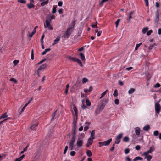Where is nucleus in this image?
Listing matches in <instances>:
<instances>
[{
    "mask_svg": "<svg viewBox=\"0 0 161 161\" xmlns=\"http://www.w3.org/2000/svg\"><path fill=\"white\" fill-rule=\"evenodd\" d=\"M67 58L70 60H72L74 62H77L80 66L82 67L83 65L82 62L79 59L77 58H74L71 56H69L67 57Z\"/></svg>",
    "mask_w": 161,
    "mask_h": 161,
    "instance_id": "1",
    "label": "nucleus"
},
{
    "mask_svg": "<svg viewBox=\"0 0 161 161\" xmlns=\"http://www.w3.org/2000/svg\"><path fill=\"white\" fill-rule=\"evenodd\" d=\"M112 139L110 138L109 140L102 142H99V147H101L103 146H107L109 145L110 142H112Z\"/></svg>",
    "mask_w": 161,
    "mask_h": 161,
    "instance_id": "2",
    "label": "nucleus"
},
{
    "mask_svg": "<svg viewBox=\"0 0 161 161\" xmlns=\"http://www.w3.org/2000/svg\"><path fill=\"white\" fill-rule=\"evenodd\" d=\"M155 17L154 19V23L155 24H157L159 21V11L158 10L155 13Z\"/></svg>",
    "mask_w": 161,
    "mask_h": 161,
    "instance_id": "3",
    "label": "nucleus"
},
{
    "mask_svg": "<svg viewBox=\"0 0 161 161\" xmlns=\"http://www.w3.org/2000/svg\"><path fill=\"white\" fill-rule=\"evenodd\" d=\"M123 136V133H120L115 138L116 141H115V143L119 144L120 141V139L122 138Z\"/></svg>",
    "mask_w": 161,
    "mask_h": 161,
    "instance_id": "4",
    "label": "nucleus"
},
{
    "mask_svg": "<svg viewBox=\"0 0 161 161\" xmlns=\"http://www.w3.org/2000/svg\"><path fill=\"white\" fill-rule=\"evenodd\" d=\"M155 150V148L153 146H152L150 147L149 149L143 153V155L144 156H147L149 154L151 153Z\"/></svg>",
    "mask_w": 161,
    "mask_h": 161,
    "instance_id": "5",
    "label": "nucleus"
},
{
    "mask_svg": "<svg viewBox=\"0 0 161 161\" xmlns=\"http://www.w3.org/2000/svg\"><path fill=\"white\" fill-rule=\"evenodd\" d=\"M155 111L156 113L158 114H159L160 110L161 109V107L158 103H156L155 105Z\"/></svg>",
    "mask_w": 161,
    "mask_h": 161,
    "instance_id": "6",
    "label": "nucleus"
},
{
    "mask_svg": "<svg viewBox=\"0 0 161 161\" xmlns=\"http://www.w3.org/2000/svg\"><path fill=\"white\" fill-rule=\"evenodd\" d=\"M83 139L80 137L78 138L77 141L76 145L78 147H81L83 145Z\"/></svg>",
    "mask_w": 161,
    "mask_h": 161,
    "instance_id": "7",
    "label": "nucleus"
},
{
    "mask_svg": "<svg viewBox=\"0 0 161 161\" xmlns=\"http://www.w3.org/2000/svg\"><path fill=\"white\" fill-rule=\"evenodd\" d=\"M46 25L44 24L45 27H47L50 30H53V28L52 26L50 25V21H48L47 20H46Z\"/></svg>",
    "mask_w": 161,
    "mask_h": 161,
    "instance_id": "8",
    "label": "nucleus"
},
{
    "mask_svg": "<svg viewBox=\"0 0 161 161\" xmlns=\"http://www.w3.org/2000/svg\"><path fill=\"white\" fill-rule=\"evenodd\" d=\"M47 66V64H44L42 65L38 69L37 71V74L39 76V73L41 71V70L43 69H44L46 68Z\"/></svg>",
    "mask_w": 161,
    "mask_h": 161,
    "instance_id": "9",
    "label": "nucleus"
},
{
    "mask_svg": "<svg viewBox=\"0 0 161 161\" xmlns=\"http://www.w3.org/2000/svg\"><path fill=\"white\" fill-rule=\"evenodd\" d=\"M106 101H103L100 103V104H99L97 107L100 109V110L101 111L104 108L105 106L104 103H106Z\"/></svg>",
    "mask_w": 161,
    "mask_h": 161,
    "instance_id": "10",
    "label": "nucleus"
},
{
    "mask_svg": "<svg viewBox=\"0 0 161 161\" xmlns=\"http://www.w3.org/2000/svg\"><path fill=\"white\" fill-rule=\"evenodd\" d=\"M75 138L74 137H72L69 143V146L74 147V143L75 142Z\"/></svg>",
    "mask_w": 161,
    "mask_h": 161,
    "instance_id": "11",
    "label": "nucleus"
},
{
    "mask_svg": "<svg viewBox=\"0 0 161 161\" xmlns=\"http://www.w3.org/2000/svg\"><path fill=\"white\" fill-rule=\"evenodd\" d=\"M71 34V32L67 31L66 30V32L64 33L63 34V37H65V38H68L70 36V35Z\"/></svg>",
    "mask_w": 161,
    "mask_h": 161,
    "instance_id": "12",
    "label": "nucleus"
},
{
    "mask_svg": "<svg viewBox=\"0 0 161 161\" xmlns=\"http://www.w3.org/2000/svg\"><path fill=\"white\" fill-rule=\"evenodd\" d=\"M135 130L136 135L138 136L140 135L141 132L140 128L139 127H136L135 128Z\"/></svg>",
    "mask_w": 161,
    "mask_h": 161,
    "instance_id": "13",
    "label": "nucleus"
},
{
    "mask_svg": "<svg viewBox=\"0 0 161 161\" xmlns=\"http://www.w3.org/2000/svg\"><path fill=\"white\" fill-rule=\"evenodd\" d=\"M91 138H89L87 141L86 146L87 147H88L90 145H91L93 142V140H92Z\"/></svg>",
    "mask_w": 161,
    "mask_h": 161,
    "instance_id": "14",
    "label": "nucleus"
},
{
    "mask_svg": "<svg viewBox=\"0 0 161 161\" xmlns=\"http://www.w3.org/2000/svg\"><path fill=\"white\" fill-rule=\"evenodd\" d=\"M76 129V126H74L72 130V134H73L72 137H74L75 138V130Z\"/></svg>",
    "mask_w": 161,
    "mask_h": 161,
    "instance_id": "15",
    "label": "nucleus"
},
{
    "mask_svg": "<svg viewBox=\"0 0 161 161\" xmlns=\"http://www.w3.org/2000/svg\"><path fill=\"white\" fill-rule=\"evenodd\" d=\"M95 130H92L91 132V139H92V140H93L95 138Z\"/></svg>",
    "mask_w": 161,
    "mask_h": 161,
    "instance_id": "16",
    "label": "nucleus"
},
{
    "mask_svg": "<svg viewBox=\"0 0 161 161\" xmlns=\"http://www.w3.org/2000/svg\"><path fill=\"white\" fill-rule=\"evenodd\" d=\"M77 118L78 116H74V119L73 121V124L74 125V126H76V124L77 122Z\"/></svg>",
    "mask_w": 161,
    "mask_h": 161,
    "instance_id": "17",
    "label": "nucleus"
},
{
    "mask_svg": "<svg viewBox=\"0 0 161 161\" xmlns=\"http://www.w3.org/2000/svg\"><path fill=\"white\" fill-rule=\"evenodd\" d=\"M38 124L37 123H36L34 125H32L31 127V128L32 130H35L36 129V127L38 125Z\"/></svg>",
    "mask_w": 161,
    "mask_h": 161,
    "instance_id": "18",
    "label": "nucleus"
},
{
    "mask_svg": "<svg viewBox=\"0 0 161 161\" xmlns=\"http://www.w3.org/2000/svg\"><path fill=\"white\" fill-rule=\"evenodd\" d=\"M149 29L148 27H146L143 28L142 30V32L143 34H145L148 31Z\"/></svg>",
    "mask_w": 161,
    "mask_h": 161,
    "instance_id": "19",
    "label": "nucleus"
},
{
    "mask_svg": "<svg viewBox=\"0 0 161 161\" xmlns=\"http://www.w3.org/2000/svg\"><path fill=\"white\" fill-rule=\"evenodd\" d=\"M48 2V0H43V2L41 3V5L42 6H44L47 5Z\"/></svg>",
    "mask_w": 161,
    "mask_h": 161,
    "instance_id": "20",
    "label": "nucleus"
},
{
    "mask_svg": "<svg viewBox=\"0 0 161 161\" xmlns=\"http://www.w3.org/2000/svg\"><path fill=\"white\" fill-rule=\"evenodd\" d=\"M150 129L149 125H147L143 128V130L146 131H148Z\"/></svg>",
    "mask_w": 161,
    "mask_h": 161,
    "instance_id": "21",
    "label": "nucleus"
},
{
    "mask_svg": "<svg viewBox=\"0 0 161 161\" xmlns=\"http://www.w3.org/2000/svg\"><path fill=\"white\" fill-rule=\"evenodd\" d=\"M73 108L75 112V115L76 116H78V114L77 109L75 105H73Z\"/></svg>",
    "mask_w": 161,
    "mask_h": 161,
    "instance_id": "22",
    "label": "nucleus"
},
{
    "mask_svg": "<svg viewBox=\"0 0 161 161\" xmlns=\"http://www.w3.org/2000/svg\"><path fill=\"white\" fill-rule=\"evenodd\" d=\"M80 56L82 61H84L85 60V57L83 53H80Z\"/></svg>",
    "mask_w": 161,
    "mask_h": 161,
    "instance_id": "23",
    "label": "nucleus"
},
{
    "mask_svg": "<svg viewBox=\"0 0 161 161\" xmlns=\"http://www.w3.org/2000/svg\"><path fill=\"white\" fill-rule=\"evenodd\" d=\"M60 40L59 38L57 37L54 40V42L52 44V45L54 46V45L57 44L58 42Z\"/></svg>",
    "mask_w": 161,
    "mask_h": 161,
    "instance_id": "24",
    "label": "nucleus"
},
{
    "mask_svg": "<svg viewBox=\"0 0 161 161\" xmlns=\"http://www.w3.org/2000/svg\"><path fill=\"white\" fill-rule=\"evenodd\" d=\"M28 8L29 9H31L32 8L34 7L35 6L32 3H30L29 4H28L27 5Z\"/></svg>",
    "mask_w": 161,
    "mask_h": 161,
    "instance_id": "25",
    "label": "nucleus"
},
{
    "mask_svg": "<svg viewBox=\"0 0 161 161\" xmlns=\"http://www.w3.org/2000/svg\"><path fill=\"white\" fill-rule=\"evenodd\" d=\"M57 6V5L54 6V5L53 7V10L52 11V13L53 14H55L56 13V8Z\"/></svg>",
    "mask_w": 161,
    "mask_h": 161,
    "instance_id": "26",
    "label": "nucleus"
},
{
    "mask_svg": "<svg viewBox=\"0 0 161 161\" xmlns=\"http://www.w3.org/2000/svg\"><path fill=\"white\" fill-rule=\"evenodd\" d=\"M24 155H23L20 157L15 159V161H21L24 157Z\"/></svg>",
    "mask_w": 161,
    "mask_h": 161,
    "instance_id": "27",
    "label": "nucleus"
},
{
    "mask_svg": "<svg viewBox=\"0 0 161 161\" xmlns=\"http://www.w3.org/2000/svg\"><path fill=\"white\" fill-rule=\"evenodd\" d=\"M146 156H147V157H145V158L147 159V161H150L151 160V159L152 158V156L150 155H148V154Z\"/></svg>",
    "mask_w": 161,
    "mask_h": 161,
    "instance_id": "28",
    "label": "nucleus"
},
{
    "mask_svg": "<svg viewBox=\"0 0 161 161\" xmlns=\"http://www.w3.org/2000/svg\"><path fill=\"white\" fill-rule=\"evenodd\" d=\"M143 160L142 158L138 156V157H136L133 160V161H137L139 160Z\"/></svg>",
    "mask_w": 161,
    "mask_h": 161,
    "instance_id": "29",
    "label": "nucleus"
},
{
    "mask_svg": "<svg viewBox=\"0 0 161 161\" xmlns=\"http://www.w3.org/2000/svg\"><path fill=\"white\" fill-rule=\"evenodd\" d=\"M86 153L87 156L88 157H91L92 155V152L90 150H88L86 152Z\"/></svg>",
    "mask_w": 161,
    "mask_h": 161,
    "instance_id": "30",
    "label": "nucleus"
},
{
    "mask_svg": "<svg viewBox=\"0 0 161 161\" xmlns=\"http://www.w3.org/2000/svg\"><path fill=\"white\" fill-rule=\"evenodd\" d=\"M135 89L133 88H131L128 91V93L129 94H131L133 93L135 91Z\"/></svg>",
    "mask_w": 161,
    "mask_h": 161,
    "instance_id": "31",
    "label": "nucleus"
},
{
    "mask_svg": "<svg viewBox=\"0 0 161 161\" xmlns=\"http://www.w3.org/2000/svg\"><path fill=\"white\" fill-rule=\"evenodd\" d=\"M102 111L101 110H100V109L97 107V108L95 110V114L97 115L99 114L100 112Z\"/></svg>",
    "mask_w": 161,
    "mask_h": 161,
    "instance_id": "32",
    "label": "nucleus"
},
{
    "mask_svg": "<svg viewBox=\"0 0 161 161\" xmlns=\"http://www.w3.org/2000/svg\"><path fill=\"white\" fill-rule=\"evenodd\" d=\"M74 26L75 25L74 24H73L72 25H71L69 26L67 29V30L69 31L70 30L74 28Z\"/></svg>",
    "mask_w": 161,
    "mask_h": 161,
    "instance_id": "33",
    "label": "nucleus"
},
{
    "mask_svg": "<svg viewBox=\"0 0 161 161\" xmlns=\"http://www.w3.org/2000/svg\"><path fill=\"white\" fill-rule=\"evenodd\" d=\"M55 18V15H52L50 16V18L48 19V20L50 21V22H51L52 19H54Z\"/></svg>",
    "mask_w": 161,
    "mask_h": 161,
    "instance_id": "34",
    "label": "nucleus"
},
{
    "mask_svg": "<svg viewBox=\"0 0 161 161\" xmlns=\"http://www.w3.org/2000/svg\"><path fill=\"white\" fill-rule=\"evenodd\" d=\"M129 141V138L127 136L125 137L123 139V141L125 142H128Z\"/></svg>",
    "mask_w": 161,
    "mask_h": 161,
    "instance_id": "35",
    "label": "nucleus"
},
{
    "mask_svg": "<svg viewBox=\"0 0 161 161\" xmlns=\"http://www.w3.org/2000/svg\"><path fill=\"white\" fill-rule=\"evenodd\" d=\"M31 59L33 60L34 58V51L33 49H32L31 51Z\"/></svg>",
    "mask_w": 161,
    "mask_h": 161,
    "instance_id": "36",
    "label": "nucleus"
},
{
    "mask_svg": "<svg viewBox=\"0 0 161 161\" xmlns=\"http://www.w3.org/2000/svg\"><path fill=\"white\" fill-rule=\"evenodd\" d=\"M86 105L87 106H90L91 105V103L88 99H86Z\"/></svg>",
    "mask_w": 161,
    "mask_h": 161,
    "instance_id": "37",
    "label": "nucleus"
},
{
    "mask_svg": "<svg viewBox=\"0 0 161 161\" xmlns=\"http://www.w3.org/2000/svg\"><path fill=\"white\" fill-rule=\"evenodd\" d=\"M108 91V90H106L105 91L103 92L101 96L100 97V98H102L103 96H104L106 94L107 92Z\"/></svg>",
    "mask_w": 161,
    "mask_h": 161,
    "instance_id": "38",
    "label": "nucleus"
},
{
    "mask_svg": "<svg viewBox=\"0 0 161 161\" xmlns=\"http://www.w3.org/2000/svg\"><path fill=\"white\" fill-rule=\"evenodd\" d=\"M155 46H156V44L155 43H154L152 45H151L150 46L148 47L149 50H151Z\"/></svg>",
    "mask_w": 161,
    "mask_h": 161,
    "instance_id": "39",
    "label": "nucleus"
},
{
    "mask_svg": "<svg viewBox=\"0 0 161 161\" xmlns=\"http://www.w3.org/2000/svg\"><path fill=\"white\" fill-rule=\"evenodd\" d=\"M142 43H140L139 44H136L135 48V50H136L138 49L139 47L142 44Z\"/></svg>",
    "mask_w": 161,
    "mask_h": 161,
    "instance_id": "40",
    "label": "nucleus"
},
{
    "mask_svg": "<svg viewBox=\"0 0 161 161\" xmlns=\"http://www.w3.org/2000/svg\"><path fill=\"white\" fill-rule=\"evenodd\" d=\"M6 113H5L4 114H3V115H2L0 117V119H2V118H5L7 117V115H6Z\"/></svg>",
    "mask_w": 161,
    "mask_h": 161,
    "instance_id": "41",
    "label": "nucleus"
},
{
    "mask_svg": "<svg viewBox=\"0 0 161 161\" xmlns=\"http://www.w3.org/2000/svg\"><path fill=\"white\" fill-rule=\"evenodd\" d=\"M113 95L114 97H117L118 95V93L117 90L116 89L114 90V93L113 94Z\"/></svg>",
    "mask_w": 161,
    "mask_h": 161,
    "instance_id": "42",
    "label": "nucleus"
},
{
    "mask_svg": "<svg viewBox=\"0 0 161 161\" xmlns=\"http://www.w3.org/2000/svg\"><path fill=\"white\" fill-rule=\"evenodd\" d=\"M153 32V30H150L149 31H147V36L150 35Z\"/></svg>",
    "mask_w": 161,
    "mask_h": 161,
    "instance_id": "43",
    "label": "nucleus"
},
{
    "mask_svg": "<svg viewBox=\"0 0 161 161\" xmlns=\"http://www.w3.org/2000/svg\"><path fill=\"white\" fill-rule=\"evenodd\" d=\"M120 19H118L115 22V23L116 24V27L117 28L118 27L119 23L120 21Z\"/></svg>",
    "mask_w": 161,
    "mask_h": 161,
    "instance_id": "44",
    "label": "nucleus"
},
{
    "mask_svg": "<svg viewBox=\"0 0 161 161\" xmlns=\"http://www.w3.org/2000/svg\"><path fill=\"white\" fill-rule=\"evenodd\" d=\"M97 22H96L95 24H92L91 26L93 28H97Z\"/></svg>",
    "mask_w": 161,
    "mask_h": 161,
    "instance_id": "45",
    "label": "nucleus"
},
{
    "mask_svg": "<svg viewBox=\"0 0 161 161\" xmlns=\"http://www.w3.org/2000/svg\"><path fill=\"white\" fill-rule=\"evenodd\" d=\"M18 2L22 3H26V0H18Z\"/></svg>",
    "mask_w": 161,
    "mask_h": 161,
    "instance_id": "46",
    "label": "nucleus"
},
{
    "mask_svg": "<svg viewBox=\"0 0 161 161\" xmlns=\"http://www.w3.org/2000/svg\"><path fill=\"white\" fill-rule=\"evenodd\" d=\"M44 36H45V35L44 34H43L42 37H41V43L42 44L43 43V39L44 37Z\"/></svg>",
    "mask_w": 161,
    "mask_h": 161,
    "instance_id": "47",
    "label": "nucleus"
},
{
    "mask_svg": "<svg viewBox=\"0 0 161 161\" xmlns=\"http://www.w3.org/2000/svg\"><path fill=\"white\" fill-rule=\"evenodd\" d=\"M19 62V60H14L13 61V63H14V66L16 65Z\"/></svg>",
    "mask_w": 161,
    "mask_h": 161,
    "instance_id": "48",
    "label": "nucleus"
},
{
    "mask_svg": "<svg viewBox=\"0 0 161 161\" xmlns=\"http://www.w3.org/2000/svg\"><path fill=\"white\" fill-rule=\"evenodd\" d=\"M114 103L116 105H118L119 103V100L118 99H116L114 100Z\"/></svg>",
    "mask_w": 161,
    "mask_h": 161,
    "instance_id": "49",
    "label": "nucleus"
},
{
    "mask_svg": "<svg viewBox=\"0 0 161 161\" xmlns=\"http://www.w3.org/2000/svg\"><path fill=\"white\" fill-rule=\"evenodd\" d=\"M68 147L67 146H66L65 147L64 152V154H65L66 153V151H67L68 149Z\"/></svg>",
    "mask_w": 161,
    "mask_h": 161,
    "instance_id": "50",
    "label": "nucleus"
},
{
    "mask_svg": "<svg viewBox=\"0 0 161 161\" xmlns=\"http://www.w3.org/2000/svg\"><path fill=\"white\" fill-rule=\"evenodd\" d=\"M160 85L159 83H157L155 85H154V87L155 88H158L160 87Z\"/></svg>",
    "mask_w": 161,
    "mask_h": 161,
    "instance_id": "51",
    "label": "nucleus"
},
{
    "mask_svg": "<svg viewBox=\"0 0 161 161\" xmlns=\"http://www.w3.org/2000/svg\"><path fill=\"white\" fill-rule=\"evenodd\" d=\"M57 112V111H55L52 114V120H53L54 119V117L56 115V113Z\"/></svg>",
    "mask_w": 161,
    "mask_h": 161,
    "instance_id": "52",
    "label": "nucleus"
},
{
    "mask_svg": "<svg viewBox=\"0 0 161 161\" xmlns=\"http://www.w3.org/2000/svg\"><path fill=\"white\" fill-rule=\"evenodd\" d=\"M75 154V152L74 151H71L70 152V155L71 156H74Z\"/></svg>",
    "mask_w": 161,
    "mask_h": 161,
    "instance_id": "53",
    "label": "nucleus"
},
{
    "mask_svg": "<svg viewBox=\"0 0 161 161\" xmlns=\"http://www.w3.org/2000/svg\"><path fill=\"white\" fill-rule=\"evenodd\" d=\"M158 134H159V132H158V131L157 130L155 131L154 132V135L155 136H157L158 135Z\"/></svg>",
    "mask_w": 161,
    "mask_h": 161,
    "instance_id": "54",
    "label": "nucleus"
},
{
    "mask_svg": "<svg viewBox=\"0 0 161 161\" xmlns=\"http://www.w3.org/2000/svg\"><path fill=\"white\" fill-rule=\"evenodd\" d=\"M130 150L129 148H126L125 150V154H127L129 152Z\"/></svg>",
    "mask_w": 161,
    "mask_h": 161,
    "instance_id": "55",
    "label": "nucleus"
},
{
    "mask_svg": "<svg viewBox=\"0 0 161 161\" xmlns=\"http://www.w3.org/2000/svg\"><path fill=\"white\" fill-rule=\"evenodd\" d=\"M46 60V59H43V60H42L41 61L39 62L37 64V65H39L42 63H43Z\"/></svg>",
    "mask_w": 161,
    "mask_h": 161,
    "instance_id": "56",
    "label": "nucleus"
},
{
    "mask_svg": "<svg viewBox=\"0 0 161 161\" xmlns=\"http://www.w3.org/2000/svg\"><path fill=\"white\" fill-rule=\"evenodd\" d=\"M141 147L139 145H137L135 147V149L137 150H139L140 149Z\"/></svg>",
    "mask_w": 161,
    "mask_h": 161,
    "instance_id": "57",
    "label": "nucleus"
},
{
    "mask_svg": "<svg viewBox=\"0 0 161 161\" xmlns=\"http://www.w3.org/2000/svg\"><path fill=\"white\" fill-rule=\"evenodd\" d=\"M10 119V118H8V119H5L4 120H3V121H1L0 122V125H1V124H2V123H3L5 122H6L7 121V120L8 119Z\"/></svg>",
    "mask_w": 161,
    "mask_h": 161,
    "instance_id": "58",
    "label": "nucleus"
},
{
    "mask_svg": "<svg viewBox=\"0 0 161 161\" xmlns=\"http://www.w3.org/2000/svg\"><path fill=\"white\" fill-rule=\"evenodd\" d=\"M58 5L59 6H61L63 4V2L62 1H59L58 3Z\"/></svg>",
    "mask_w": 161,
    "mask_h": 161,
    "instance_id": "59",
    "label": "nucleus"
},
{
    "mask_svg": "<svg viewBox=\"0 0 161 161\" xmlns=\"http://www.w3.org/2000/svg\"><path fill=\"white\" fill-rule=\"evenodd\" d=\"M133 69V68L132 67H130L126 68L125 69L127 71H129L131 69Z\"/></svg>",
    "mask_w": 161,
    "mask_h": 161,
    "instance_id": "60",
    "label": "nucleus"
},
{
    "mask_svg": "<svg viewBox=\"0 0 161 161\" xmlns=\"http://www.w3.org/2000/svg\"><path fill=\"white\" fill-rule=\"evenodd\" d=\"M63 9L62 8H61L59 10L58 12L59 14H62L63 13Z\"/></svg>",
    "mask_w": 161,
    "mask_h": 161,
    "instance_id": "61",
    "label": "nucleus"
},
{
    "mask_svg": "<svg viewBox=\"0 0 161 161\" xmlns=\"http://www.w3.org/2000/svg\"><path fill=\"white\" fill-rule=\"evenodd\" d=\"M101 33H102L101 31H99L98 32L97 35V36L98 37L99 36L101 35Z\"/></svg>",
    "mask_w": 161,
    "mask_h": 161,
    "instance_id": "62",
    "label": "nucleus"
},
{
    "mask_svg": "<svg viewBox=\"0 0 161 161\" xmlns=\"http://www.w3.org/2000/svg\"><path fill=\"white\" fill-rule=\"evenodd\" d=\"M146 3V5L147 6L148 5V0H144Z\"/></svg>",
    "mask_w": 161,
    "mask_h": 161,
    "instance_id": "63",
    "label": "nucleus"
},
{
    "mask_svg": "<svg viewBox=\"0 0 161 161\" xmlns=\"http://www.w3.org/2000/svg\"><path fill=\"white\" fill-rule=\"evenodd\" d=\"M126 159L127 161H131L130 159L128 156L126 157Z\"/></svg>",
    "mask_w": 161,
    "mask_h": 161,
    "instance_id": "64",
    "label": "nucleus"
}]
</instances>
